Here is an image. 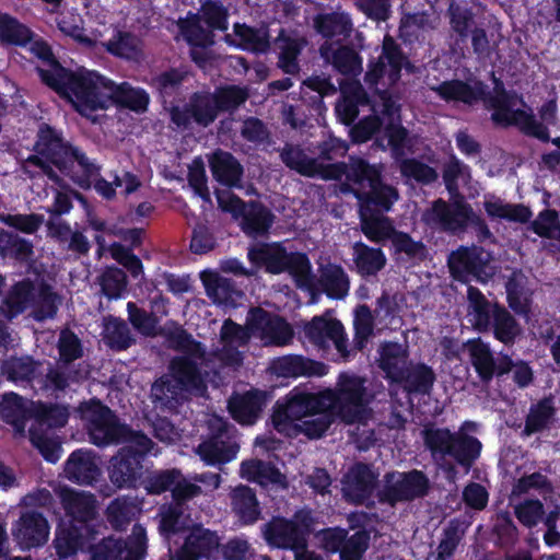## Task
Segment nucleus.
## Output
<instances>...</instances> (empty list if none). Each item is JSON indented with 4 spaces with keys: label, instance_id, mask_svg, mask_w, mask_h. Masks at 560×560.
Listing matches in <instances>:
<instances>
[{
    "label": "nucleus",
    "instance_id": "obj_1",
    "mask_svg": "<svg viewBox=\"0 0 560 560\" xmlns=\"http://www.w3.org/2000/svg\"><path fill=\"white\" fill-rule=\"evenodd\" d=\"M370 399L364 378L342 373L337 383V390L327 389L319 394L293 390L288 394L284 401L277 402L272 423L278 432L292 438L296 436V423L302 422L312 411L336 408L338 417L345 423L365 427L370 416Z\"/></svg>",
    "mask_w": 560,
    "mask_h": 560
},
{
    "label": "nucleus",
    "instance_id": "obj_2",
    "mask_svg": "<svg viewBox=\"0 0 560 560\" xmlns=\"http://www.w3.org/2000/svg\"><path fill=\"white\" fill-rule=\"evenodd\" d=\"M441 97L447 101H459L471 105L483 98L486 107L492 110L491 119L495 125L514 126L524 135L548 142L550 137L542 125H538L530 107L516 93L495 90L494 94L485 96L483 85L474 86L462 81H446L432 88Z\"/></svg>",
    "mask_w": 560,
    "mask_h": 560
},
{
    "label": "nucleus",
    "instance_id": "obj_3",
    "mask_svg": "<svg viewBox=\"0 0 560 560\" xmlns=\"http://www.w3.org/2000/svg\"><path fill=\"white\" fill-rule=\"evenodd\" d=\"M59 77L70 83L73 96L71 103L83 116L91 117L97 109H105L110 103L119 104L135 112H144L149 96L142 90H136L127 82L116 84L94 71H81L67 74L62 70Z\"/></svg>",
    "mask_w": 560,
    "mask_h": 560
},
{
    "label": "nucleus",
    "instance_id": "obj_4",
    "mask_svg": "<svg viewBox=\"0 0 560 560\" xmlns=\"http://www.w3.org/2000/svg\"><path fill=\"white\" fill-rule=\"evenodd\" d=\"M36 147L38 155L30 156L22 166L23 172L30 177L38 174L32 170L34 166L60 187H65L62 179L49 165L52 164L81 188L91 187L90 178L97 172L95 164L91 163L83 153L66 144L49 126L40 127Z\"/></svg>",
    "mask_w": 560,
    "mask_h": 560
},
{
    "label": "nucleus",
    "instance_id": "obj_5",
    "mask_svg": "<svg viewBox=\"0 0 560 560\" xmlns=\"http://www.w3.org/2000/svg\"><path fill=\"white\" fill-rule=\"evenodd\" d=\"M163 336L173 350L183 354L174 357L167 365V374L190 396L202 397L207 393L208 371L215 370L212 357L205 346L179 326L173 325L163 330Z\"/></svg>",
    "mask_w": 560,
    "mask_h": 560
},
{
    "label": "nucleus",
    "instance_id": "obj_6",
    "mask_svg": "<svg viewBox=\"0 0 560 560\" xmlns=\"http://www.w3.org/2000/svg\"><path fill=\"white\" fill-rule=\"evenodd\" d=\"M339 179L345 176L341 192H352L358 199L360 226L364 224V210H370L373 217L387 213L398 200V190L381 180L382 166L370 164L361 158H349L342 162Z\"/></svg>",
    "mask_w": 560,
    "mask_h": 560
},
{
    "label": "nucleus",
    "instance_id": "obj_7",
    "mask_svg": "<svg viewBox=\"0 0 560 560\" xmlns=\"http://www.w3.org/2000/svg\"><path fill=\"white\" fill-rule=\"evenodd\" d=\"M477 429L478 424L472 421H465L456 432L428 423L421 430V438L434 460L451 457L458 465L469 469L480 456L482 447L481 442L470 435Z\"/></svg>",
    "mask_w": 560,
    "mask_h": 560
},
{
    "label": "nucleus",
    "instance_id": "obj_8",
    "mask_svg": "<svg viewBox=\"0 0 560 560\" xmlns=\"http://www.w3.org/2000/svg\"><path fill=\"white\" fill-rule=\"evenodd\" d=\"M60 304L61 298L51 285L44 281L24 279L11 287L2 307L9 320L31 310V316L37 322H43L54 318Z\"/></svg>",
    "mask_w": 560,
    "mask_h": 560
},
{
    "label": "nucleus",
    "instance_id": "obj_9",
    "mask_svg": "<svg viewBox=\"0 0 560 560\" xmlns=\"http://www.w3.org/2000/svg\"><path fill=\"white\" fill-rule=\"evenodd\" d=\"M249 259L261 264L270 273L289 272L301 289L313 290L316 285L310 259L305 254L288 252L281 244H265L248 253Z\"/></svg>",
    "mask_w": 560,
    "mask_h": 560
},
{
    "label": "nucleus",
    "instance_id": "obj_10",
    "mask_svg": "<svg viewBox=\"0 0 560 560\" xmlns=\"http://www.w3.org/2000/svg\"><path fill=\"white\" fill-rule=\"evenodd\" d=\"M125 443L109 460L108 477L118 489H133L143 477L142 460L154 444L141 432Z\"/></svg>",
    "mask_w": 560,
    "mask_h": 560
},
{
    "label": "nucleus",
    "instance_id": "obj_11",
    "mask_svg": "<svg viewBox=\"0 0 560 560\" xmlns=\"http://www.w3.org/2000/svg\"><path fill=\"white\" fill-rule=\"evenodd\" d=\"M81 415L90 442L96 446L124 443L139 433L121 424L108 407L96 400L83 404Z\"/></svg>",
    "mask_w": 560,
    "mask_h": 560
},
{
    "label": "nucleus",
    "instance_id": "obj_12",
    "mask_svg": "<svg viewBox=\"0 0 560 560\" xmlns=\"http://www.w3.org/2000/svg\"><path fill=\"white\" fill-rule=\"evenodd\" d=\"M360 229L371 242L376 244L390 240L396 253H402L410 259L423 260L427 257L424 244L413 240L407 233L396 231L386 213L373 217L370 210H364V224Z\"/></svg>",
    "mask_w": 560,
    "mask_h": 560
},
{
    "label": "nucleus",
    "instance_id": "obj_13",
    "mask_svg": "<svg viewBox=\"0 0 560 560\" xmlns=\"http://www.w3.org/2000/svg\"><path fill=\"white\" fill-rule=\"evenodd\" d=\"M208 436L196 450L207 465H222L233 460L240 450L236 429L223 418L212 416L208 420Z\"/></svg>",
    "mask_w": 560,
    "mask_h": 560
},
{
    "label": "nucleus",
    "instance_id": "obj_14",
    "mask_svg": "<svg viewBox=\"0 0 560 560\" xmlns=\"http://www.w3.org/2000/svg\"><path fill=\"white\" fill-rule=\"evenodd\" d=\"M311 511H298L291 520L275 517L264 527L267 542L277 548L301 550L306 547V535L314 530Z\"/></svg>",
    "mask_w": 560,
    "mask_h": 560
},
{
    "label": "nucleus",
    "instance_id": "obj_15",
    "mask_svg": "<svg viewBox=\"0 0 560 560\" xmlns=\"http://www.w3.org/2000/svg\"><path fill=\"white\" fill-rule=\"evenodd\" d=\"M430 490L428 476L418 469L406 472L392 471L383 478L377 491L380 502L395 506L399 502H410L425 497Z\"/></svg>",
    "mask_w": 560,
    "mask_h": 560
},
{
    "label": "nucleus",
    "instance_id": "obj_16",
    "mask_svg": "<svg viewBox=\"0 0 560 560\" xmlns=\"http://www.w3.org/2000/svg\"><path fill=\"white\" fill-rule=\"evenodd\" d=\"M145 550V529L136 524L127 540L109 536L94 546L91 560H140Z\"/></svg>",
    "mask_w": 560,
    "mask_h": 560
},
{
    "label": "nucleus",
    "instance_id": "obj_17",
    "mask_svg": "<svg viewBox=\"0 0 560 560\" xmlns=\"http://www.w3.org/2000/svg\"><path fill=\"white\" fill-rule=\"evenodd\" d=\"M472 208L463 196L453 197L452 202L439 199L423 214V220L431 226L453 234L463 233L468 226Z\"/></svg>",
    "mask_w": 560,
    "mask_h": 560
},
{
    "label": "nucleus",
    "instance_id": "obj_18",
    "mask_svg": "<svg viewBox=\"0 0 560 560\" xmlns=\"http://www.w3.org/2000/svg\"><path fill=\"white\" fill-rule=\"evenodd\" d=\"M318 56L324 67L331 68L345 78L353 79L363 72V59L359 50L341 39L323 40L318 46Z\"/></svg>",
    "mask_w": 560,
    "mask_h": 560
},
{
    "label": "nucleus",
    "instance_id": "obj_19",
    "mask_svg": "<svg viewBox=\"0 0 560 560\" xmlns=\"http://www.w3.org/2000/svg\"><path fill=\"white\" fill-rule=\"evenodd\" d=\"M247 326L266 346H285L293 338V330L283 318L260 307L249 310Z\"/></svg>",
    "mask_w": 560,
    "mask_h": 560
},
{
    "label": "nucleus",
    "instance_id": "obj_20",
    "mask_svg": "<svg viewBox=\"0 0 560 560\" xmlns=\"http://www.w3.org/2000/svg\"><path fill=\"white\" fill-rule=\"evenodd\" d=\"M374 110L381 113L382 116L387 118L385 126V133L388 139V145L395 158H402L406 155V150L411 147V140L408 131L400 125V106L396 101L386 92L378 95L374 102Z\"/></svg>",
    "mask_w": 560,
    "mask_h": 560
},
{
    "label": "nucleus",
    "instance_id": "obj_21",
    "mask_svg": "<svg viewBox=\"0 0 560 560\" xmlns=\"http://www.w3.org/2000/svg\"><path fill=\"white\" fill-rule=\"evenodd\" d=\"M250 335L252 332L247 324L241 326L232 319H226L220 331V343L222 347L209 354L212 359H218L221 365L240 366L243 362V354L238 348L247 345Z\"/></svg>",
    "mask_w": 560,
    "mask_h": 560
},
{
    "label": "nucleus",
    "instance_id": "obj_22",
    "mask_svg": "<svg viewBox=\"0 0 560 560\" xmlns=\"http://www.w3.org/2000/svg\"><path fill=\"white\" fill-rule=\"evenodd\" d=\"M305 337L314 346L326 349L331 341L342 359L349 357L347 340L343 334V326L335 318L315 316L304 326Z\"/></svg>",
    "mask_w": 560,
    "mask_h": 560
},
{
    "label": "nucleus",
    "instance_id": "obj_23",
    "mask_svg": "<svg viewBox=\"0 0 560 560\" xmlns=\"http://www.w3.org/2000/svg\"><path fill=\"white\" fill-rule=\"evenodd\" d=\"M406 61L399 45L390 36L383 40V51L375 65L365 73V82L374 85L380 79H386L388 84H394L400 77V71Z\"/></svg>",
    "mask_w": 560,
    "mask_h": 560
},
{
    "label": "nucleus",
    "instance_id": "obj_24",
    "mask_svg": "<svg viewBox=\"0 0 560 560\" xmlns=\"http://www.w3.org/2000/svg\"><path fill=\"white\" fill-rule=\"evenodd\" d=\"M488 261L489 254L478 246H462L452 252L447 259L452 276L460 281H467L469 277L481 279Z\"/></svg>",
    "mask_w": 560,
    "mask_h": 560
},
{
    "label": "nucleus",
    "instance_id": "obj_25",
    "mask_svg": "<svg viewBox=\"0 0 560 560\" xmlns=\"http://www.w3.org/2000/svg\"><path fill=\"white\" fill-rule=\"evenodd\" d=\"M12 535L23 549H31L47 541L49 525L42 513L27 510L20 515L12 529Z\"/></svg>",
    "mask_w": 560,
    "mask_h": 560
},
{
    "label": "nucleus",
    "instance_id": "obj_26",
    "mask_svg": "<svg viewBox=\"0 0 560 560\" xmlns=\"http://www.w3.org/2000/svg\"><path fill=\"white\" fill-rule=\"evenodd\" d=\"M378 475L366 464H357L343 477V497L355 504H362L373 493Z\"/></svg>",
    "mask_w": 560,
    "mask_h": 560
},
{
    "label": "nucleus",
    "instance_id": "obj_27",
    "mask_svg": "<svg viewBox=\"0 0 560 560\" xmlns=\"http://www.w3.org/2000/svg\"><path fill=\"white\" fill-rule=\"evenodd\" d=\"M307 45V37L300 32L281 30L275 39V49L278 54V67L287 74L299 73V56Z\"/></svg>",
    "mask_w": 560,
    "mask_h": 560
},
{
    "label": "nucleus",
    "instance_id": "obj_28",
    "mask_svg": "<svg viewBox=\"0 0 560 560\" xmlns=\"http://www.w3.org/2000/svg\"><path fill=\"white\" fill-rule=\"evenodd\" d=\"M66 514L79 523H89L97 516V500L86 491L73 490L68 487L55 489Z\"/></svg>",
    "mask_w": 560,
    "mask_h": 560
},
{
    "label": "nucleus",
    "instance_id": "obj_29",
    "mask_svg": "<svg viewBox=\"0 0 560 560\" xmlns=\"http://www.w3.org/2000/svg\"><path fill=\"white\" fill-rule=\"evenodd\" d=\"M348 144L346 141L336 137H328L327 139L318 142L314 149L313 161L318 164L317 176L325 180L339 179V171L342 170L341 163H332L338 158L346 155Z\"/></svg>",
    "mask_w": 560,
    "mask_h": 560
},
{
    "label": "nucleus",
    "instance_id": "obj_30",
    "mask_svg": "<svg viewBox=\"0 0 560 560\" xmlns=\"http://www.w3.org/2000/svg\"><path fill=\"white\" fill-rule=\"evenodd\" d=\"M30 50L39 59L47 62L49 66V69H38V73L42 78V80L66 96L71 102L72 90L70 88V83L66 82V80L61 79L58 74V70H62L67 74H79L82 70L78 72H70L63 67H61L58 61L55 59L52 51L50 47L43 40H30Z\"/></svg>",
    "mask_w": 560,
    "mask_h": 560
},
{
    "label": "nucleus",
    "instance_id": "obj_31",
    "mask_svg": "<svg viewBox=\"0 0 560 560\" xmlns=\"http://www.w3.org/2000/svg\"><path fill=\"white\" fill-rule=\"evenodd\" d=\"M219 538L215 533L195 526L186 537L183 547L170 560H198L210 558L219 548Z\"/></svg>",
    "mask_w": 560,
    "mask_h": 560
},
{
    "label": "nucleus",
    "instance_id": "obj_32",
    "mask_svg": "<svg viewBox=\"0 0 560 560\" xmlns=\"http://www.w3.org/2000/svg\"><path fill=\"white\" fill-rule=\"evenodd\" d=\"M63 472L68 480L78 485L90 486L97 481L102 470L92 452L78 450L68 457Z\"/></svg>",
    "mask_w": 560,
    "mask_h": 560
},
{
    "label": "nucleus",
    "instance_id": "obj_33",
    "mask_svg": "<svg viewBox=\"0 0 560 560\" xmlns=\"http://www.w3.org/2000/svg\"><path fill=\"white\" fill-rule=\"evenodd\" d=\"M188 399L189 396L183 387L167 373L156 378L151 385L150 400L155 409L174 411Z\"/></svg>",
    "mask_w": 560,
    "mask_h": 560
},
{
    "label": "nucleus",
    "instance_id": "obj_34",
    "mask_svg": "<svg viewBox=\"0 0 560 560\" xmlns=\"http://www.w3.org/2000/svg\"><path fill=\"white\" fill-rule=\"evenodd\" d=\"M211 173L215 180L228 187H241L244 167L230 152L215 150L209 158Z\"/></svg>",
    "mask_w": 560,
    "mask_h": 560
},
{
    "label": "nucleus",
    "instance_id": "obj_35",
    "mask_svg": "<svg viewBox=\"0 0 560 560\" xmlns=\"http://www.w3.org/2000/svg\"><path fill=\"white\" fill-rule=\"evenodd\" d=\"M314 30L324 38L347 39L353 31V23L350 15L343 11L317 14L313 19Z\"/></svg>",
    "mask_w": 560,
    "mask_h": 560
},
{
    "label": "nucleus",
    "instance_id": "obj_36",
    "mask_svg": "<svg viewBox=\"0 0 560 560\" xmlns=\"http://www.w3.org/2000/svg\"><path fill=\"white\" fill-rule=\"evenodd\" d=\"M275 374L282 377L323 376L327 368L320 362L305 359L301 355H284L272 362Z\"/></svg>",
    "mask_w": 560,
    "mask_h": 560
},
{
    "label": "nucleus",
    "instance_id": "obj_37",
    "mask_svg": "<svg viewBox=\"0 0 560 560\" xmlns=\"http://www.w3.org/2000/svg\"><path fill=\"white\" fill-rule=\"evenodd\" d=\"M352 260L357 272L363 277H374L386 266V256L380 247H372L363 242L352 245Z\"/></svg>",
    "mask_w": 560,
    "mask_h": 560
},
{
    "label": "nucleus",
    "instance_id": "obj_38",
    "mask_svg": "<svg viewBox=\"0 0 560 560\" xmlns=\"http://www.w3.org/2000/svg\"><path fill=\"white\" fill-rule=\"evenodd\" d=\"M285 167L305 177H316L318 164L312 160L306 150L299 143L285 142L283 147L275 149Z\"/></svg>",
    "mask_w": 560,
    "mask_h": 560
},
{
    "label": "nucleus",
    "instance_id": "obj_39",
    "mask_svg": "<svg viewBox=\"0 0 560 560\" xmlns=\"http://www.w3.org/2000/svg\"><path fill=\"white\" fill-rule=\"evenodd\" d=\"M315 288L313 290H308L311 293H315L318 291V287L320 290L325 292L331 299H343L349 291V278L345 272L343 268L328 264L320 268L319 279H315Z\"/></svg>",
    "mask_w": 560,
    "mask_h": 560
},
{
    "label": "nucleus",
    "instance_id": "obj_40",
    "mask_svg": "<svg viewBox=\"0 0 560 560\" xmlns=\"http://www.w3.org/2000/svg\"><path fill=\"white\" fill-rule=\"evenodd\" d=\"M378 353V366L386 377L392 382L401 378L402 371L409 364L407 347L397 342H385L381 345Z\"/></svg>",
    "mask_w": 560,
    "mask_h": 560
},
{
    "label": "nucleus",
    "instance_id": "obj_41",
    "mask_svg": "<svg viewBox=\"0 0 560 560\" xmlns=\"http://www.w3.org/2000/svg\"><path fill=\"white\" fill-rule=\"evenodd\" d=\"M42 363L30 355L10 357L1 364L0 371L10 382L31 384L40 375Z\"/></svg>",
    "mask_w": 560,
    "mask_h": 560
},
{
    "label": "nucleus",
    "instance_id": "obj_42",
    "mask_svg": "<svg viewBox=\"0 0 560 560\" xmlns=\"http://www.w3.org/2000/svg\"><path fill=\"white\" fill-rule=\"evenodd\" d=\"M140 512L141 508L136 499L121 495L109 502L105 516L113 529L126 530Z\"/></svg>",
    "mask_w": 560,
    "mask_h": 560
},
{
    "label": "nucleus",
    "instance_id": "obj_43",
    "mask_svg": "<svg viewBox=\"0 0 560 560\" xmlns=\"http://www.w3.org/2000/svg\"><path fill=\"white\" fill-rule=\"evenodd\" d=\"M275 220L272 212L257 201L247 202L242 217V230L252 237L266 235Z\"/></svg>",
    "mask_w": 560,
    "mask_h": 560
},
{
    "label": "nucleus",
    "instance_id": "obj_44",
    "mask_svg": "<svg viewBox=\"0 0 560 560\" xmlns=\"http://www.w3.org/2000/svg\"><path fill=\"white\" fill-rule=\"evenodd\" d=\"M31 402L15 393L5 394L0 402V417L12 424L14 430L24 434L25 423L31 418Z\"/></svg>",
    "mask_w": 560,
    "mask_h": 560
},
{
    "label": "nucleus",
    "instance_id": "obj_45",
    "mask_svg": "<svg viewBox=\"0 0 560 560\" xmlns=\"http://www.w3.org/2000/svg\"><path fill=\"white\" fill-rule=\"evenodd\" d=\"M490 330L505 346H512L522 334V327L514 316L497 304L493 305Z\"/></svg>",
    "mask_w": 560,
    "mask_h": 560
},
{
    "label": "nucleus",
    "instance_id": "obj_46",
    "mask_svg": "<svg viewBox=\"0 0 560 560\" xmlns=\"http://www.w3.org/2000/svg\"><path fill=\"white\" fill-rule=\"evenodd\" d=\"M262 397L258 393L248 392L236 395L229 400V409L233 418L243 424H253L259 417Z\"/></svg>",
    "mask_w": 560,
    "mask_h": 560
},
{
    "label": "nucleus",
    "instance_id": "obj_47",
    "mask_svg": "<svg viewBox=\"0 0 560 560\" xmlns=\"http://www.w3.org/2000/svg\"><path fill=\"white\" fill-rule=\"evenodd\" d=\"M434 381L435 374L430 366L422 363H409L402 371L401 378H396L395 382L401 383L408 393L427 394Z\"/></svg>",
    "mask_w": 560,
    "mask_h": 560
},
{
    "label": "nucleus",
    "instance_id": "obj_48",
    "mask_svg": "<svg viewBox=\"0 0 560 560\" xmlns=\"http://www.w3.org/2000/svg\"><path fill=\"white\" fill-rule=\"evenodd\" d=\"M470 362L482 382L488 383L493 375H498V363L490 347L481 340H471L467 343Z\"/></svg>",
    "mask_w": 560,
    "mask_h": 560
},
{
    "label": "nucleus",
    "instance_id": "obj_49",
    "mask_svg": "<svg viewBox=\"0 0 560 560\" xmlns=\"http://www.w3.org/2000/svg\"><path fill=\"white\" fill-rule=\"evenodd\" d=\"M468 317L472 326L479 331H488L491 326L493 306L476 288L468 287Z\"/></svg>",
    "mask_w": 560,
    "mask_h": 560
},
{
    "label": "nucleus",
    "instance_id": "obj_50",
    "mask_svg": "<svg viewBox=\"0 0 560 560\" xmlns=\"http://www.w3.org/2000/svg\"><path fill=\"white\" fill-rule=\"evenodd\" d=\"M30 411L31 418L35 421L32 427H37L38 431L63 427L69 417L65 407L42 402H31Z\"/></svg>",
    "mask_w": 560,
    "mask_h": 560
},
{
    "label": "nucleus",
    "instance_id": "obj_51",
    "mask_svg": "<svg viewBox=\"0 0 560 560\" xmlns=\"http://www.w3.org/2000/svg\"><path fill=\"white\" fill-rule=\"evenodd\" d=\"M241 476L261 486L282 485L284 476L270 463L260 459L245 460L241 465Z\"/></svg>",
    "mask_w": 560,
    "mask_h": 560
},
{
    "label": "nucleus",
    "instance_id": "obj_52",
    "mask_svg": "<svg viewBox=\"0 0 560 560\" xmlns=\"http://www.w3.org/2000/svg\"><path fill=\"white\" fill-rule=\"evenodd\" d=\"M233 511L245 524L254 523L259 517V506L256 494L247 486H238L231 493Z\"/></svg>",
    "mask_w": 560,
    "mask_h": 560
},
{
    "label": "nucleus",
    "instance_id": "obj_53",
    "mask_svg": "<svg viewBox=\"0 0 560 560\" xmlns=\"http://www.w3.org/2000/svg\"><path fill=\"white\" fill-rule=\"evenodd\" d=\"M338 416L336 408H323L312 411L302 422L296 423V436L304 434L311 440L322 438Z\"/></svg>",
    "mask_w": 560,
    "mask_h": 560
},
{
    "label": "nucleus",
    "instance_id": "obj_54",
    "mask_svg": "<svg viewBox=\"0 0 560 560\" xmlns=\"http://www.w3.org/2000/svg\"><path fill=\"white\" fill-rule=\"evenodd\" d=\"M189 110L192 120L202 127H208L218 117L219 109L213 93L196 92L189 97Z\"/></svg>",
    "mask_w": 560,
    "mask_h": 560
},
{
    "label": "nucleus",
    "instance_id": "obj_55",
    "mask_svg": "<svg viewBox=\"0 0 560 560\" xmlns=\"http://www.w3.org/2000/svg\"><path fill=\"white\" fill-rule=\"evenodd\" d=\"M104 342L114 350H126L135 343L129 326L122 319L115 317L104 318Z\"/></svg>",
    "mask_w": 560,
    "mask_h": 560
},
{
    "label": "nucleus",
    "instance_id": "obj_56",
    "mask_svg": "<svg viewBox=\"0 0 560 560\" xmlns=\"http://www.w3.org/2000/svg\"><path fill=\"white\" fill-rule=\"evenodd\" d=\"M33 243L19 234L0 229V256L19 261H27L32 258Z\"/></svg>",
    "mask_w": 560,
    "mask_h": 560
},
{
    "label": "nucleus",
    "instance_id": "obj_57",
    "mask_svg": "<svg viewBox=\"0 0 560 560\" xmlns=\"http://www.w3.org/2000/svg\"><path fill=\"white\" fill-rule=\"evenodd\" d=\"M468 524L459 518L451 520L443 528L441 541L436 548L435 560L450 559L467 530Z\"/></svg>",
    "mask_w": 560,
    "mask_h": 560
},
{
    "label": "nucleus",
    "instance_id": "obj_58",
    "mask_svg": "<svg viewBox=\"0 0 560 560\" xmlns=\"http://www.w3.org/2000/svg\"><path fill=\"white\" fill-rule=\"evenodd\" d=\"M447 15L452 32L458 35V42H464L476 26L475 14L466 4L452 0Z\"/></svg>",
    "mask_w": 560,
    "mask_h": 560
},
{
    "label": "nucleus",
    "instance_id": "obj_59",
    "mask_svg": "<svg viewBox=\"0 0 560 560\" xmlns=\"http://www.w3.org/2000/svg\"><path fill=\"white\" fill-rule=\"evenodd\" d=\"M485 210L490 217L518 223H526L532 217V211L528 207L521 203H506L500 199L486 201Z\"/></svg>",
    "mask_w": 560,
    "mask_h": 560
},
{
    "label": "nucleus",
    "instance_id": "obj_60",
    "mask_svg": "<svg viewBox=\"0 0 560 560\" xmlns=\"http://www.w3.org/2000/svg\"><path fill=\"white\" fill-rule=\"evenodd\" d=\"M201 280L206 288L207 295L212 299L214 303H226L232 299L233 293H235L232 281L217 272L203 271L201 273Z\"/></svg>",
    "mask_w": 560,
    "mask_h": 560
},
{
    "label": "nucleus",
    "instance_id": "obj_61",
    "mask_svg": "<svg viewBox=\"0 0 560 560\" xmlns=\"http://www.w3.org/2000/svg\"><path fill=\"white\" fill-rule=\"evenodd\" d=\"M441 23L440 15L435 12H417L405 15L401 19L399 32L401 37L416 35V30L429 32L436 30Z\"/></svg>",
    "mask_w": 560,
    "mask_h": 560
},
{
    "label": "nucleus",
    "instance_id": "obj_62",
    "mask_svg": "<svg viewBox=\"0 0 560 560\" xmlns=\"http://www.w3.org/2000/svg\"><path fill=\"white\" fill-rule=\"evenodd\" d=\"M202 19L199 14L191 15L185 20L178 22V26L184 38L194 46H211L213 40V34L210 28H206L201 25Z\"/></svg>",
    "mask_w": 560,
    "mask_h": 560
},
{
    "label": "nucleus",
    "instance_id": "obj_63",
    "mask_svg": "<svg viewBox=\"0 0 560 560\" xmlns=\"http://www.w3.org/2000/svg\"><path fill=\"white\" fill-rule=\"evenodd\" d=\"M235 35L240 38V45L254 52H266L270 47L269 34L266 27L254 28L235 24Z\"/></svg>",
    "mask_w": 560,
    "mask_h": 560
},
{
    "label": "nucleus",
    "instance_id": "obj_64",
    "mask_svg": "<svg viewBox=\"0 0 560 560\" xmlns=\"http://www.w3.org/2000/svg\"><path fill=\"white\" fill-rule=\"evenodd\" d=\"M32 38V32L15 18L0 13V42L11 45H25Z\"/></svg>",
    "mask_w": 560,
    "mask_h": 560
}]
</instances>
